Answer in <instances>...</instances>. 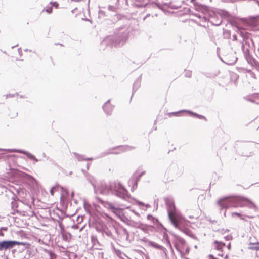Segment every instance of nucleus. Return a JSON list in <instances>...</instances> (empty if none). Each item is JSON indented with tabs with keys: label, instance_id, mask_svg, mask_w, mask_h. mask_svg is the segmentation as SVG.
Returning <instances> with one entry per match:
<instances>
[{
	"label": "nucleus",
	"instance_id": "4",
	"mask_svg": "<svg viewBox=\"0 0 259 259\" xmlns=\"http://www.w3.org/2000/svg\"><path fill=\"white\" fill-rule=\"evenodd\" d=\"M111 194L125 200L129 197L127 190L119 182L111 183Z\"/></svg>",
	"mask_w": 259,
	"mask_h": 259
},
{
	"label": "nucleus",
	"instance_id": "40",
	"mask_svg": "<svg viewBox=\"0 0 259 259\" xmlns=\"http://www.w3.org/2000/svg\"><path fill=\"white\" fill-rule=\"evenodd\" d=\"M209 257L210 258V259H218V258L214 257L212 255H211V254H210L209 255Z\"/></svg>",
	"mask_w": 259,
	"mask_h": 259
},
{
	"label": "nucleus",
	"instance_id": "44",
	"mask_svg": "<svg viewBox=\"0 0 259 259\" xmlns=\"http://www.w3.org/2000/svg\"><path fill=\"white\" fill-rule=\"evenodd\" d=\"M233 36V38H234V40H236L237 39L236 35H234Z\"/></svg>",
	"mask_w": 259,
	"mask_h": 259
},
{
	"label": "nucleus",
	"instance_id": "41",
	"mask_svg": "<svg viewBox=\"0 0 259 259\" xmlns=\"http://www.w3.org/2000/svg\"><path fill=\"white\" fill-rule=\"evenodd\" d=\"M10 192L11 193V194L12 195V199L14 200V201L15 200V195L11 193V191H10Z\"/></svg>",
	"mask_w": 259,
	"mask_h": 259
},
{
	"label": "nucleus",
	"instance_id": "27",
	"mask_svg": "<svg viewBox=\"0 0 259 259\" xmlns=\"http://www.w3.org/2000/svg\"><path fill=\"white\" fill-rule=\"evenodd\" d=\"M113 151V149H111V150H110L109 151H108L106 153L105 155L111 154V153L118 154V153H120V151H119V150H118V151Z\"/></svg>",
	"mask_w": 259,
	"mask_h": 259
},
{
	"label": "nucleus",
	"instance_id": "31",
	"mask_svg": "<svg viewBox=\"0 0 259 259\" xmlns=\"http://www.w3.org/2000/svg\"><path fill=\"white\" fill-rule=\"evenodd\" d=\"M140 85V83L139 81L135 82L133 84V88L134 89L136 88L137 89L139 86Z\"/></svg>",
	"mask_w": 259,
	"mask_h": 259
},
{
	"label": "nucleus",
	"instance_id": "6",
	"mask_svg": "<svg viewBox=\"0 0 259 259\" xmlns=\"http://www.w3.org/2000/svg\"><path fill=\"white\" fill-rule=\"evenodd\" d=\"M94 191L97 194L100 193L103 195H107L109 193H111V184L110 185L101 184L97 188L95 187Z\"/></svg>",
	"mask_w": 259,
	"mask_h": 259
},
{
	"label": "nucleus",
	"instance_id": "14",
	"mask_svg": "<svg viewBox=\"0 0 259 259\" xmlns=\"http://www.w3.org/2000/svg\"><path fill=\"white\" fill-rule=\"evenodd\" d=\"M225 243L222 242H219L218 241H215L213 243V247L215 249L222 251L223 248L225 246Z\"/></svg>",
	"mask_w": 259,
	"mask_h": 259
},
{
	"label": "nucleus",
	"instance_id": "25",
	"mask_svg": "<svg viewBox=\"0 0 259 259\" xmlns=\"http://www.w3.org/2000/svg\"><path fill=\"white\" fill-rule=\"evenodd\" d=\"M218 14L221 16V17H227L228 15V14L227 12L224 11H220L219 12H218Z\"/></svg>",
	"mask_w": 259,
	"mask_h": 259
},
{
	"label": "nucleus",
	"instance_id": "45",
	"mask_svg": "<svg viewBox=\"0 0 259 259\" xmlns=\"http://www.w3.org/2000/svg\"><path fill=\"white\" fill-rule=\"evenodd\" d=\"M4 234L2 232V231H0V236H4Z\"/></svg>",
	"mask_w": 259,
	"mask_h": 259
},
{
	"label": "nucleus",
	"instance_id": "10",
	"mask_svg": "<svg viewBox=\"0 0 259 259\" xmlns=\"http://www.w3.org/2000/svg\"><path fill=\"white\" fill-rule=\"evenodd\" d=\"M110 100H108L103 106L102 108L105 113L109 115L113 110V106L110 104Z\"/></svg>",
	"mask_w": 259,
	"mask_h": 259
},
{
	"label": "nucleus",
	"instance_id": "13",
	"mask_svg": "<svg viewBox=\"0 0 259 259\" xmlns=\"http://www.w3.org/2000/svg\"><path fill=\"white\" fill-rule=\"evenodd\" d=\"M121 238L124 240L130 241L129 233L125 228H123L121 230Z\"/></svg>",
	"mask_w": 259,
	"mask_h": 259
},
{
	"label": "nucleus",
	"instance_id": "16",
	"mask_svg": "<svg viewBox=\"0 0 259 259\" xmlns=\"http://www.w3.org/2000/svg\"><path fill=\"white\" fill-rule=\"evenodd\" d=\"M209 21L213 25H216V26H219L222 23V19H218L217 20H215L214 17L212 16H211V17L210 18Z\"/></svg>",
	"mask_w": 259,
	"mask_h": 259
},
{
	"label": "nucleus",
	"instance_id": "39",
	"mask_svg": "<svg viewBox=\"0 0 259 259\" xmlns=\"http://www.w3.org/2000/svg\"><path fill=\"white\" fill-rule=\"evenodd\" d=\"M2 230L6 231V230H7V228H6V227H2V228H0V231H2Z\"/></svg>",
	"mask_w": 259,
	"mask_h": 259
},
{
	"label": "nucleus",
	"instance_id": "21",
	"mask_svg": "<svg viewBox=\"0 0 259 259\" xmlns=\"http://www.w3.org/2000/svg\"><path fill=\"white\" fill-rule=\"evenodd\" d=\"M238 79V76L236 73H232L230 75V80L231 82H234V83L236 82V81Z\"/></svg>",
	"mask_w": 259,
	"mask_h": 259
},
{
	"label": "nucleus",
	"instance_id": "38",
	"mask_svg": "<svg viewBox=\"0 0 259 259\" xmlns=\"http://www.w3.org/2000/svg\"><path fill=\"white\" fill-rule=\"evenodd\" d=\"M115 44L117 46H120L121 42L120 41H117V40H116L115 42Z\"/></svg>",
	"mask_w": 259,
	"mask_h": 259
},
{
	"label": "nucleus",
	"instance_id": "48",
	"mask_svg": "<svg viewBox=\"0 0 259 259\" xmlns=\"http://www.w3.org/2000/svg\"><path fill=\"white\" fill-rule=\"evenodd\" d=\"M218 255L221 256H223V254L222 253H218Z\"/></svg>",
	"mask_w": 259,
	"mask_h": 259
},
{
	"label": "nucleus",
	"instance_id": "20",
	"mask_svg": "<svg viewBox=\"0 0 259 259\" xmlns=\"http://www.w3.org/2000/svg\"><path fill=\"white\" fill-rule=\"evenodd\" d=\"M73 154L74 156V157L78 161H81V160H85V158H84V156L83 155H80V154H77L76 153H73ZM92 159H93L92 158H89L85 159V160H92Z\"/></svg>",
	"mask_w": 259,
	"mask_h": 259
},
{
	"label": "nucleus",
	"instance_id": "43",
	"mask_svg": "<svg viewBox=\"0 0 259 259\" xmlns=\"http://www.w3.org/2000/svg\"><path fill=\"white\" fill-rule=\"evenodd\" d=\"M155 5L157 6V7H158L160 9H161V6H160V4H155Z\"/></svg>",
	"mask_w": 259,
	"mask_h": 259
},
{
	"label": "nucleus",
	"instance_id": "1",
	"mask_svg": "<svg viewBox=\"0 0 259 259\" xmlns=\"http://www.w3.org/2000/svg\"><path fill=\"white\" fill-rule=\"evenodd\" d=\"M101 203L104 207L118 217L122 222L128 225L139 228L145 233H149L150 231H152L154 228L151 225H147L143 224L140 221H135L129 219L127 216H126V214H127V212H123L122 209L118 207V206H116L113 203L103 201H101Z\"/></svg>",
	"mask_w": 259,
	"mask_h": 259
},
{
	"label": "nucleus",
	"instance_id": "42",
	"mask_svg": "<svg viewBox=\"0 0 259 259\" xmlns=\"http://www.w3.org/2000/svg\"><path fill=\"white\" fill-rule=\"evenodd\" d=\"M253 62L255 64V65L257 66V67H259V63H258L257 62H256L255 60H253Z\"/></svg>",
	"mask_w": 259,
	"mask_h": 259
},
{
	"label": "nucleus",
	"instance_id": "30",
	"mask_svg": "<svg viewBox=\"0 0 259 259\" xmlns=\"http://www.w3.org/2000/svg\"><path fill=\"white\" fill-rule=\"evenodd\" d=\"M46 12L50 14L52 12V7H47L46 9Z\"/></svg>",
	"mask_w": 259,
	"mask_h": 259
},
{
	"label": "nucleus",
	"instance_id": "50",
	"mask_svg": "<svg viewBox=\"0 0 259 259\" xmlns=\"http://www.w3.org/2000/svg\"><path fill=\"white\" fill-rule=\"evenodd\" d=\"M230 244H229V245H228V249H230Z\"/></svg>",
	"mask_w": 259,
	"mask_h": 259
},
{
	"label": "nucleus",
	"instance_id": "11",
	"mask_svg": "<svg viewBox=\"0 0 259 259\" xmlns=\"http://www.w3.org/2000/svg\"><path fill=\"white\" fill-rule=\"evenodd\" d=\"M149 245L155 249L162 251L164 254L165 256L166 257H167V250L163 246L152 241H149Z\"/></svg>",
	"mask_w": 259,
	"mask_h": 259
},
{
	"label": "nucleus",
	"instance_id": "15",
	"mask_svg": "<svg viewBox=\"0 0 259 259\" xmlns=\"http://www.w3.org/2000/svg\"><path fill=\"white\" fill-rule=\"evenodd\" d=\"M136 204H137L140 208L143 210H146L147 208L150 207V205L148 204H145L141 201L136 200Z\"/></svg>",
	"mask_w": 259,
	"mask_h": 259
},
{
	"label": "nucleus",
	"instance_id": "24",
	"mask_svg": "<svg viewBox=\"0 0 259 259\" xmlns=\"http://www.w3.org/2000/svg\"><path fill=\"white\" fill-rule=\"evenodd\" d=\"M232 217L234 218L235 216H237L240 218L241 220H244V218L242 217V215L241 213L238 212H232L231 213Z\"/></svg>",
	"mask_w": 259,
	"mask_h": 259
},
{
	"label": "nucleus",
	"instance_id": "29",
	"mask_svg": "<svg viewBox=\"0 0 259 259\" xmlns=\"http://www.w3.org/2000/svg\"><path fill=\"white\" fill-rule=\"evenodd\" d=\"M248 73H249V75L250 77L253 78H255V74L253 72H252L251 71H250V70L248 71Z\"/></svg>",
	"mask_w": 259,
	"mask_h": 259
},
{
	"label": "nucleus",
	"instance_id": "35",
	"mask_svg": "<svg viewBox=\"0 0 259 259\" xmlns=\"http://www.w3.org/2000/svg\"><path fill=\"white\" fill-rule=\"evenodd\" d=\"M191 72L190 71H187L186 72V76L188 77H190L191 76Z\"/></svg>",
	"mask_w": 259,
	"mask_h": 259
},
{
	"label": "nucleus",
	"instance_id": "2",
	"mask_svg": "<svg viewBox=\"0 0 259 259\" xmlns=\"http://www.w3.org/2000/svg\"><path fill=\"white\" fill-rule=\"evenodd\" d=\"M217 205L221 209H227L230 207H247L253 208L255 205L249 199L240 196L226 197L219 199Z\"/></svg>",
	"mask_w": 259,
	"mask_h": 259
},
{
	"label": "nucleus",
	"instance_id": "8",
	"mask_svg": "<svg viewBox=\"0 0 259 259\" xmlns=\"http://www.w3.org/2000/svg\"><path fill=\"white\" fill-rule=\"evenodd\" d=\"M0 151H10V152H18V153H23V154H24L27 157V158H28L29 159L34 160L35 162L38 161L37 159L33 155L31 154V153H30L27 151H23L22 150L0 149Z\"/></svg>",
	"mask_w": 259,
	"mask_h": 259
},
{
	"label": "nucleus",
	"instance_id": "23",
	"mask_svg": "<svg viewBox=\"0 0 259 259\" xmlns=\"http://www.w3.org/2000/svg\"><path fill=\"white\" fill-rule=\"evenodd\" d=\"M87 179L88 180V181L91 183V184L92 185V186L95 188L96 186H95V181L94 180V178L92 176H89L87 177Z\"/></svg>",
	"mask_w": 259,
	"mask_h": 259
},
{
	"label": "nucleus",
	"instance_id": "26",
	"mask_svg": "<svg viewBox=\"0 0 259 259\" xmlns=\"http://www.w3.org/2000/svg\"><path fill=\"white\" fill-rule=\"evenodd\" d=\"M178 241L182 245H184L186 244V242L184 239L181 237L178 238Z\"/></svg>",
	"mask_w": 259,
	"mask_h": 259
},
{
	"label": "nucleus",
	"instance_id": "12",
	"mask_svg": "<svg viewBox=\"0 0 259 259\" xmlns=\"http://www.w3.org/2000/svg\"><path fill=\"white\" fill-rule=\"evenodd\" d=\"M188 112L190 115H191L192 116H196V117H197V118H198L199 119H205V117L204 116H202V115L197 114L196 113H194V112H191L190 111H188V110H181V111H180L177 112H172L171 114H177L178 113H181V112Z\"/></svg>",
	"mask_w": 259,
	"mask_h": 259
},
{
	"label": "nucleus",
	"instance_id": "28",
	"mask_svg": "<svg viewBox=\"0 0 259 259\" xmlns=\"http://www.w3.org/2000/svg\"><path fill=\"white\" fill-rule=\"evenodd\" d=\"M57 189H58V187L56 186H54L51 188V189L50 190V193H51V195H52V196L54 195V191H56Z\"/></svg>",
	"mask_w": 259,
	"mask_h": 259
},
{
	"label": "nucleus",
	"instance_id": "32",
	"mask_svg": "<svg viewBox=\"0 0 259 259\" xmlns=\"http://www.w3.org/2000/svg\"><path fill=\"white\" fill-rule=\"evenodd\" d=\"M50 4L53 6L55 7L56 8L58 7V4L55 2H51Z\"/></svg>",
	"mask_w": 259,
	"mask_h": 259
},
{
	"label": "nucleus",
	"instance_id": "49",
	"mask_svg": "<svg viewBox=\"0 0 259 259\" xmlns=\"http://www.w3.org/2000/svg\"><path fill=\"white\" fill-rule=\"evenodd\" d=\"M26 52H27V51H31L30 50H29L28 49H26L24 50Z\"/></svg>",
	"mask_w": 259,
	"mask_h": 259
},
{
	"label": "nucleus",
	"instance_id": "33",
	"mask_svg": "<svg viewBox=\"0 0 259 259\" xmlns=\"http://www.w3.org/2000/svg\"><path fill=\"white\" fill-rule=\"evenodd\" d=\"M224 238H225V239L226 240H228H228H231V239H232V236H231V235H227V236H225V237H224Z\"/></svg>",
	"mask_w": 259,
	"mask_h": 259
},
{
	"label": "nucleus",
	"instance_id": "5",
	"mask_svg": "<svg viewBox=\"0 0 259 259\" xmlns=\"http://www.w3.org/2000/svg\"><path fill=\"white\" fill-rule=\"evenodd\" d=\"M23 242L16 241H0V251H6L14 247L16 245H24Z\"/></svg>",
	"mask_w": 259,
	"mask_h": 259
},
{
	"label": "nucleus",
	"instance_id": "46",
	"mask_svg": "<svg viewBox=\"0 0 259 259\" xmlns=\"http://www.w3.org/2000/svg\"><path fill=\"white\" fill-rule=\"evenodd\" d=\"M11 204H12V207H14V206H15L14 202V201H12V202H11Z\"/></svg>",
	"mask_w": 259,
	"mask_h": 259
},
{
	"label": "nucleus",
	"instance_id": "22",
	"mask_svg": "<svg viewBox=\"0 0 259 259\" xmlns=\"http://www.w3.org/2000/svg\"><path fill=\"white\" fill-rule=\"evenodd\" d=\"M147 219L152 222L154 225L157 224L158 221L157 219L154 218L152 215L149 214L147 215Z\"/></svg>",
	"mask_w": 259,
	"mask_h": 259
},
{
	"label": "nucleus",
	"instance_id": "37",
	"mask_svg": "<svg viewBox=\"0 0 259 259\" xmlns=\"http://www.w3.org/2000/svg\"><path fill=\"white\" fill-rule=\"evenodd\" d=\"M113 37H108L105 40H104L103 41V42H105L107 41L108 40H113Z\"/></svg>",
	"mask_w": 259,
	"mask_h": 259
},
{
	"label": "nucleus",
	"instance_id": "7",
	"mask_svg": "<svg viewBox=\"0 0 259 259\" xmlns=\"http://www.w3.org/2000/svg\"><path fill=\"white\" fill-rule=\"evenodd\" d=\"M0 151H10V152H18V153H23V154H24L27 157V158H28L29 159L34 160L35 162L38 161L37 159L33 155L31 154V153H30L27 151H23L22 150L0 149Z\"/></svg>",
	"mask_w": 259,
	"mask_h": 259
},
{
	"label": "nucleus",
	"instance_id": "18",
	"mask_svg": "<svg viewBox=\"0 0 259 259\" xmlns=\"http://www.w3.org/2000/svg\"><path fill=\"white\" fill-rule=\"evenodd\" d=\"M118 207L119 208V207ZM122 209L123 210V212H127V214H126V216H127V217L129 219H131L132 220H133L132 219V217L130 215L131 213H134L135 215H136L138 217H140V214L138 212L135 211L134 210L130 209L129 211H125L122 208Z\"/></svg>",
	"mask_w": 259,
	"mask_h": 259
},
{
	"label": "nucleus",
	"instance_id": "51",
	"mask_svg": "<svg viewBox=\"0 0 259 259\" xmlns=\"http://www.w3.org/2000/svg\"><path fill=\"white\" fill-rule=\"evenodd\" d=\"M126 208L128 209H129V207H126Z\"/></svg>",
	"mask_w": 259,
	"mask_h": 259
},
{
	"label": "nucleus",
	"instance_id": "36",
	"mask_svg": "<svg viewBox=\"0 0 259 259\" xmlns=\"http://www.w3.org/2000/svg\"><path fill=\"white\" fill-rule=\"evenodd\" d=\"M229 231V230L228 229H222L221 231V232L223 234H224L226 232H228Z\"/></svg>",
	"mask_w": 259,
	"mask_h": 259
},
{
	"label": "nucleus",
	"instance_id": "34",
	"mask_svg": "<svg viewBox=\"0 0 259 259\" xmlns=\"http://www.w3.org/2000/svg\"><path fill=\"white\" fill-rule=\"evenodd\" d=\"M166 242H167V245L170 248V249H171L172 250V246H171V243H170V242L169 241V240L168 239H166Z\"/></svg>",
	"mask_w": 259,
	"mask_h": 259
},
{
	"label": "nucleus",
	"instance_id": "17",
	"mask_svg": "<svg viewBox=\"0 0 259 259\" xmlns=\"http://www.w3.org/2000/svg\"><path fill=\"white\" fill-rule=\"evenodd\" d=\"M248 248L251 250H259V242L250 243Z\"/></svg>",
	"mask_w": 259,
	"mask_h": 259
},
{
	"label": "nucleus",
	"instance_id": "47",
	"mask_svg": "<svg viewBox=\"0 0 259 259\" xmlns=\"http://www.w3.org/2000/svg\"><path fill=\"white\" fill-rule=\"evenodd\" d=\"M72 1H73V2H80L81 1V0H71Z\"/></svg>",
	"mask_w": 259,
	"mask_h": 259
},
{
	"label": "nucleus",
	"instance_id": "3",
	"mask_svg": "<svg viewBox=\"0 0 259 259\" xmlns=\"http://www.w3.org/2000/svg\"><path fill=\"white\" fill-rule=\"evenodd\" d=\"M165 203L167 206L168 217L170 221L176 228L183 231L182 226L183 224V220L176 213L174 201L170 199H166Z\"/></svg>",
	"mask_w": 259,
	"mask_h": 259
},
{
	"label": "nucleus",
	"instance_id": "19",
	"mask_svg": "<svg viewBox=\"0 0 259 259\" xmlns=\"http://www.w3.org/2000/svg\"><path fill=\"white\" fill-rule=\"evenodd\" d=\"M132 147L127 145L120 146L118 148V150L120 151V152L129 151L132 149Z\"/></svg>",
	"mask_w": 259,
	"mask_h": 259
},
{
	"label": "nucleus",
	"instance_id": "9",
	"mask_svg": "<svg viewBox=\"0 0 259 259\" xmlns=\"http://www.w3.org/2000/svg\"><path fill=\"white\" fill-rule=\"evenodd\" d=\"M145 173L144 171L142 172L138 176H133L128 181V185L131 187V190L133 191L137 188V183L139 181L141 177Z\"/></svg>",
	"mask_w": 259,
	"mask_h": 259
}]
</instances>
